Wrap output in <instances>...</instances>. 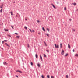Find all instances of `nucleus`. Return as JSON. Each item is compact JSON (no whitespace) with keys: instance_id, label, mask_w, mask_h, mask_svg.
Here are the masks:
<instances>
[{"instance_id":"1","label":"nucleus","mask_w":78,"mask_h":78,"mask_svg":"<svg viewBox=\"0 0 78 78\" xmlns=\"http://www.w3.org/2000/svg\"><path fill=\"white\" fill-rule=\"evenodd\" d=\"M54 45L56 48H59V45H56V44H55Z\"/></svg>"},{"instance_id":"2","label":"nucleus","mask_w":78,"mask_h":78,"mask_svg":"<svg viewBox=\"0 0 78 78\" xmlns=\"http://www.w3.org/2000/svg\"><path fill=\"white\" fill-rule=\"evenodd\" d=\"M40 60H41V61H43V59H42V56H41V55H40Z\"/></svg>"},{"instance_id":"3","label":"nucleus","mask_w":78,"mask_h":78,"mask_svg":"<svg viewBox=\"0 0 78 78\" xmlns=\"http://www.w3.org/2000/svg\"><path fill=\"white\" fill-rule=\"evenodd\" d=\"M64 54V50H62V52H61V54L62 55H63Z\"/></svg>"},{"instance_id":"4","label":"nucleus","mask_w":78,"mask_h":78,"mask_svg":"<svg viewBox=\"0 0 78 78\" xmlns=\"http://www.w3.org/2000/svg\"><path fill=\"white\" fill-rule=\"evenodd\" d=\"M4 65H7L8 63H6V62H4L3 63Z\"/></svg>"},{"instance_id":"5","label":"nucleus","mask_w":78,"mask_h":78,"mask_svg":"<svg viewBox=\"0 0 78 78\" xmlns=\"http://www.w3.org/2000/svg\"><path fill=\"white\" fill-rule=\"evenodd\" d=\"M68 47L69 48V49L70 48V45H69V44H68Z\"/></svg>"},{"instance_id":"6","label":"nucleus","mask_w":78,"mask_h":78,"mask_svg":"<svg viewBox=\"0 0 78 78\" xmlns=\"http://www.w3.org/2000/svg\"><path fill=\"white\" fill-rule=\"evenodd\" d=\"M5 45H6V46H8V47H9V45H8V44L6 43L5 44Z\"/></svg>"},{"instance_id":"7","label":"nucleus","mask_w":78,"mask_h":78,"mask_svg":"<svg viewBox=\"0 0 78 78\" xmlns=\"http://www.w3.org/2000/svg\"><path fill=\"white\" fill-rule=\"evenodd\" d=\"M35 57L36 58H38V55H37V54L35 55Z\"/></svg>"},{"instance_id":"8","label":"nucleus","mask_w":78,"mask_h":78,"mask_svg":"<svg viewBox=\"0 0 78 78\" xmlns=\"http://www.w3.org/2000/svg\"><path fill=\"white\" fill-rule=\"evenodd\" d=\"M10 13H11V16H13V13L12 12H11Z\"/></svg>"},{"instance_id":"9","label":"nucleus","mask_w":78,"mask_h":78,"mask_svg":"<svg viewBox=\"0 0 78 78\" xmlns=\"http://www.w3.org/2000/svg\"><path fill=\"white\" fill-rule=\"evenodd\" d=\"M37 66L39 67H40V64H39V63H37Z\"/></svg>"},{"instance_id":"10","label":"nucleus","mask_w":78,"mask_h":78,"mask_svg":"<svg viewBox=\"0 0 78 78\" xmlns=\"http://www.w3.org/2000/svg\"><path fill=\"white\" fill-rule=\"evenodd\" d=\"M2 10H3V9H1V10H0V12H1V13H2Z\"/></svg>"},{"instance_id":"11","label":"nucleus","mask_w":78,"mask_h":78,"mask_svg":"<svg viewBox=\"0 0 78 78\" xmlns=\"http://www.w3.org/2000/svg\"><path fill=\"white\" fill-rule=\"evenodd\" d=\"M42 30L44 31H45V28H44V27H42Z\"/></svg>"},{"instance_id":"12","label":"nucleus","mask_w":78,"mask_h":78,"mask_svg":"<svg viewBox=\"0 0 78 78\" xmlns=\"http://www.w3.org/2000/svg\"><path fill=\"white\" fill-rule=\"evenodd\" d=\"M4 30L5 31H8V29H5Z\"/></svg>"},{"instance_id":"13","label":"nucleus","mask_w":78,"mask_h":78,"mask_svg":"<svg viewBox=\"0 0 78 78\" xmlns=\"http://www.w3.org/2000/svg\"><path fill=\"white\" fill-rule=\"evenodd\" d=\"M75 56H77V57H78V54H75Z\"/></svg>"},{"instance_id":"14","label":"nucleus","mask_w":78,"mask_h":78,"mask_svg":"<svg viewBox=\"0 0 78 78\" xmlns=\"http://www.w3.org/2000/svg\"><path fill=\"white\" fill-rule=\"evenodd\" d=\"M43 56H44V57H45V58H46V57H47V56L45 54H43Z\"/></svg>"},{"instance_id":"15","label":"nucleus","mask_w":78,"mask_h":78,"mask_svg":"<svg viewBox=\"0 0 78 78\" xmlns=\"http://www.w3.org/2000/svg\"><path fill=\"white\" fill-rule=\"evenodd\" d=\"M47 31H48V32H49L50 31V30H49V29L47 28L46 29Z\"/></svg>"},{"instance_id":"16","label":"nucleus","mask_w":78,"mask_h":78,"mask_svg":"<svg viewBox=\"0 0 78 78\" xmlns=\"http://www.w3.org/2000/svg\"><path fill=\"white\" fill-rule=\"evenodd\" d=\"M72 30L73 31H75V29H72Z\"/></svg>"},{"instance_id":"17","label":"nucleus","mask_w":78,"mask_h":78,"mask_svg":"<svg viewBox=\"0 0 78 78\" xmlns=\"http://www.w3.org/2000/svg\"><path fill=\"white\" fill-rule=\"evenodd\" d=\"M47 78H50V76L49 75H47Z\"/></svg>"},{"instance_id":"18","label":"nucleus","mask_w":78,"mask_h":78,"mask_svg":"<svg viewBox=\"0 0 78 78\" xmlns=\"http://www.w3.org/2000/svg\"><path fill=\"white\" fill-rule=\"evenodd\" d=\"M60 48H62V44H60Z\"/></svg>"},{"instance_id":"19","label":"nucleus","mask_w":78,"mask_h":78,"mask_svg":"<svg viewBox=\"0 0 78 78\" xmlns=\"http://www.w3.org/2000/svg\"><path fill=\"white\" fill-rule=\"evenodd\" d=\"M51 5L53 6V7H54V6H55V5H53V4L52 3L51 4Z\"/></svg>"},{"instance_id":"20","label":"nucleus","mask_w":78,"mask_h":78,"mask_svg":"<svg viewBox=\"0 0 78 78\" xmlns=\"http://www.w3.org/2000/svg\"><path fill=\"white\" fill-rule=\"evenodd\" d=\"M24 28H25V29H26V30H27V27H26V26H25V27H24Z\"/></svg>"},{"instance_id":"21","label":"nucleus","mask_w":78,"mask_h":78,"mask_svg":"<svg viewBox=\"0 0 78 78\" xmlns=\"http://www.w3.org/2000/svg\"><path fill=\"white\" fill-rule=\"evenodd\" d=\"M73 5L74 6H75L76 5V3H74L73 4Z\"/></svg>"},{"instance_id":"22","label":"nucleus","mask_w":78,"mask_h":78,"mask_svg":"<svg viewBox=\"0 0 78 78\" xmlns=\"http://www.w3.org/2000/svg\"><path fill=\"white\" fill-rule=\"evenodd\" d=\"M2 7H3V5H1L0 6V8H2Z\"/></svg>"},{"instance_id":"23","label":"nucleus","mask_w":78,"mask_h":78,"mask_svg":"<svg viewBox=\"0 0 78 78\" xmlns=\"http://www.w3.org/2000/svg\"><path fill=\"white\" fill-rule=\"evenodd\" d=\"M41 77H42V78H44V75H42L41 76Z\"/></svg>"},{"instance_id":"24","label":"nucleus","mask_w":78,"mask_h":78,"mask_svg":"<svg viewBox=\"0 0 78 78\" xmlns=\"http://www.w3.org/2000/svg\"><path fill=\"white\" fill-rule=\"evenodd\" d=\"M66 78H69V76H68V75H67L66 76Z\"/></svg>"},{"instance_id":"25","label":"nucleus","mask_w":78,"mask_h":78,"mask_svg":"<svg viewBox=\"0 0 78 78\" xmlns=\"http://www.w3.org/2000/svg\"><path fill=\"white\" fill-rule=\"evenodd\" d=\"M64 10L65 11H66V7H64Z\"/></svg>"},{"instance_id":"26","label":"nucleus","mask_w":78,"mask_h":78,"mask_svg":"<svg viewBox=\"0 0 78 78\" xmlns=\"http://www.w3.org/2000/svg\"><path fill=\"white\" fill-rule=\"evenodd\" d=\"M16 38H17V37L18 39H19V36H17L16 37Z\"/></svg>"},{"instance_id":"27","label":"nucleus","mask_w":78,"mask_h":78,"mask_svg":"<svg viewBox=\"0 0 78 78\" xmlns=\"http://www.w3.org/2000/svg\"><path fill=\"white\" fill-rule=\"evenodd\" d=\"M27 47L28 48H30V46H29V44H27Z\"/></svg>"},{"instance_id":"28","label":"nucleus","mask_w":78,"mask_h":78,"mask_svg":"<svg viewBox=\"0 0 78 78\" xmlns=\"http://www.w3.org/2000/svg\"><path fill=\"white\" fill-rule=\"evenodd\" d=\"M68 55V54H66V55H65V56H67Z\"/></svg>"},{"instance_id":"29","label":"nucleus","mask_w":78,"mask_h":78,"mask_svg":"<svg viewBox=\"0 0 78 78\" xmlns=\"http://www.w3.org/2000/svg\"><path fill=\"white\" fill-rule=\"evenodd\" d=\"M7 36H9V37H11V35H8Z\"/></svg>"},{"instance_id":"30","label":"nucleus","mask_w":78,"mask_h":78,"mask_svg":"<svg viewBox=\"0 0 78 78\" xmlns=\"http://www.w3.org/2000/svg\"><path fill=\"white\" fill-rule=\"evenodd\" d=\"M29 30L30 31V32H32V31H31V29H29Z\"/></svg>"},{"instance_id":"31","label":"nucleus","mask_w":78,"mask_h":78,"mask_svg":"<svg viewBox=\"0 0 78 78\" xmlns=\"http://www.w3.org/2000/svg\"><path fill=\"white\" fill-rule=\"evenodd\" d=\"M54 8H55V9H56V7H55V6H54L53 7Z\"/></svg>"},{"instance_id":"32","label":"nucleus","mask_w":78,"mask_h":78,"mask_svg":"<svg viewBox=\"0 0 78 78\" xmlns=\"http://www.w3.org/2000/svg\"><path fill=\"white\" fill-rule=\"evenodd\" d=\"M46 35L47 36H48V37H49V35H48V34H46Z\"/></svg>"},{"instance_id":"33","label":"nucleus","mask_w":78,"mask_h":78,"mask_svg":"<svg viewBox=\"0 0 78 78\" xmlns=\"http://www.w3.org/2000/svg\"><path fill=\"white\" fill-rule=\"evenodd\" d=\"M46 51L47 52H49V51L48 50H47Z\"/></svg>"},{"instance_id":"34","label":"nucleus","mask_w":78,"mask_h":78,"mask_svg":"<svg viewBox=\"0 0 78 78\" xmlns=\"http://www.w3.org/2000/svg\"><path fill=\"white\" fill-rule=\"evenodd\" d=\"M37 22H38V23H39L40 22L39 20H37Z\"/></svg>"},{"instance_id":"35","label":"nucleus","mask_w":78,"mask_h":78,"mask_svg":"<svg viewBox=\"0 0 78 78\" xmlns=\"http://www.w3.org/2000/svg\"><path fill=\"white\" fill-rule=\"evenodd\" d=\"M4 42H7V40H4Z\"/></svg>"},{"instance_id":"36","label":"nucleus","mask_w":78,"mask_h":78,"mask_svg":"<svg viewBox=\"0 0 78 78\" xmlns=\"http://www.w3.org/2000/svg\"><path fill=\"white\" fill-rule=\"evenodd\" d=\"M31 66L33 65V62H31Z\"/></svg>"},{"instance_id":"37","label":"nucleus","mask_w":78,"mask_h":78,"mask_svg":"<svg viewBox=\"0 0 78 78\" xmlns=\"http://www.w3.org/2000/svg\"><path fill=\"white\" fill-rule=\"evenodd\" d=\"M51 78H54V76H51Z\"/></svg>"},{"instance_id":"38","label":"nucleus","mask_w":78,"mask_h":78,"mask_svg":"<svg viewBox=\"0 0 78 78\" xmlns=\"http://www.w3.org/2000/svg\"><path fill=\"white\" fill-rule=\"evenodd\" d=\"M73 52H75V50H74V49H73Z\"/></svg>"},{"instance_id":"39","label":"nucleus","mask_w":78,"mask_h":78,"mask_svg":"<svg viewBox=\"0 0 78 78\" xmlns=\"http://www.w3.org/2000/svg\"><path fill=\"white\" fill-rule=\"evenodd\" d=\"M19 72H20V73H22V72L20 71H19Z\"/></svg>"},{"instance_id":"40","label":"nucleus","mask_w":78,"mask_h":78,"mask_svg":"<svg viewBox=\"0 0 78 78\" xmlns=\"http://www.w3.org/2000/svg\"><path fill=\"white\" fill-rule=\"evenodd\" d=\"M57 4H59V2H57Z\"/></svg>"},{"instance_id":"41","label":"nucleus","mask_w":78,"mask_h":78,"mask_svg":"<svg viewBox=\"0 0 78 78\" xmlns=\"http://www.w3.org/2000/svg\"><path fill=\"white\" fill-rule=\"evenodd\" d=\"M15 34H16V35L18 34H17V33H15Z\"/></svg>"},{"instance_id":"42","label":"nucleus","mask_w":78,"mask_h":78,"mask_svg":"<svg viewBox=\"0 0 78 78\" xmlns=\"http://www.w3.org/2000/svg\"><path fill=\"white\" fill-rule=\"evenodd\" d=\"M11 27H12V28L13 29H14V27H13L12 26H11Z\"/></svg>"},{"instance_id":"43","label":"nucleus","mask_w":78,"mask_h":78,"mask_svg":"<svg viewBox=\"0 0 78 78\" xmlns=\"http://www.w3.org/2000/svg\"><path fill=\"white\" fill-rule=\"evenodd\" d=\"M45 44V45L46 46H47V44L45 43V42H44Z\"/></svg>"},{"instance_id":"44","label":"nucleus","mask_w":78,"mask_h":78,"mask_svg":"<svg viewBox=\"0 0 78 78\" xmlns=\"http://www.w3.org/2000/svg\"><path fill=\"white\" fill-rule=\"evenodd\" d=\"M32 32L33 33H34V32H35L34 30H32Z\"/></svg>"},{"instance_id":"45","label":"nucleus","mask_w":78,"mask_h":78,"mask_svg":"<svg viewBox=\"0 0 78 78\" xmlns=\"http://www.w3.org/2000/svg\"><path fill=\"white\" fill-rule=\"evenodd\" d=\"M19 71L18 70L16 71V72H19Z\"/></svg>"},{"instance_id":"46","label":"nucleus","mask_w":78,"mask_h":78,"mask_svg":"<svg viewBox=\"0 0 78 78\" xmlns=\"http://www.w3.org/2000/svg\"><path fill=\"white\" fill-rule=\"evenodd\" d=\"M16 77H17V78H18V76H17V75L16 76Z\"/></svg>"},{"instance_id":"47","label":"nucleus","mask_w":78,"mask_h":78,"mask_svg":"<svg viewBox=\"0 0 78 78\" xmlns=\"http://www.w3.org/2000/svg\"><path fill=\"white\" fill-rule=\"evenodd\" d=\"M69 20H70L71 21V20H72V19H69Z\"/></svg>"},{"instance_id":"48","label":"nucleus","mask_w":78,"mask_h":78,"mask_svg":"<svg viewBox=\"0 0 78 78\" xmlns=\"http://www.w3.org/2000/svg\"><path fill=\"white\" fill-rule=\"evenodd\" d=\"M3 42H4V41H2V44H3Z\"/></svg>"},{"instance_id":"49","label":"nucleus","mask_w":78,"mask_h":78,"mask_svg":"<svg viewBox=\"0 0 78 78\" xmlns=\"http://www.w3.org/2000/svg\"><path fill=\"white\" fill-rule=\"evenodd\" d=\"M76 11H78V9L76 10Z\"/></svg>"},{"instance_id":"50","label":"nucleus","mask_w":78,"mask_h":78,"mask_svg":"<svg viewBox=\"0 0 78 78\" xmlns=\"http://www.w3.org/2000/svg\"><path fill=\"white\" fill-rule=\"evenodd\" d=\"M25 20H27V19H25Z\"/></svg>"},{"instance_id":"51","label":"nucleus","mask_w":78,"mask_h":78,"mask_svg":"<svg viewBox=\"0 0 78 78\" xmlns=\"http://www.w3.org/2000/svg\"><path fill=\"white\" fill-rule=\"evenodd\" d=\"M16 17H18L17 15H16Z\"/></svg>"},{"instance_id":"52","label":"nucleus","mask_w":78,"mask_h":78,"mask_svg":"<svg viewBox=\"0 0 78 78\" xmlns=\"http://www.w3.org/2000/svg\"><path fill=\"white\" fill-rule=\"evenodd\" d=\"M0 42H1V41H0Z\"/></svg>"},{"instance_id":"53","label":"nucleus","mask_w":78,"mask_h":78,"mask_svg":"<svg viewBox=\"0 0 78 78\" xmlns=\"http://www.w3.org/2000/svg\"><path fill=\"white\" fill-rule=\"evenodd\" d=\"M38 34H40L39 33Z\"/></svg>"},{"instance_id":"54","label":"nucleus","mask_w":78,"mask_h":78,"mask_svg":"<svg viewBox=\"0 0 78 78\" xmlns=\"http://www.w3.org/2000/svg\"><path fill=\"white\" fill-rule=\"evenodd\" d=\"M0 1H1V0H0Z\"/></svg>"}]
</instances>
